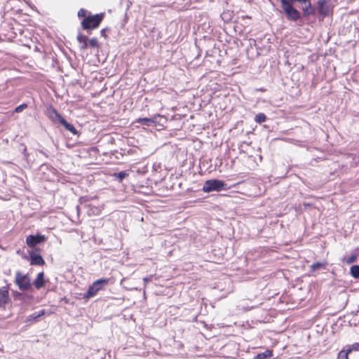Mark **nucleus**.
Here are the masks:
<instances>
[{
    "label": "nucleus",
    "mask_w": 359,
    "mask_h": 359,
    "mask_svg": "<svg viewBox=\"0 0 359 359\" xmlns=\"http://www.w3.org/2000/svg\"><path fill=\"white\" fill-rule=\"evenodd\" d=\"M104 18V13H97L95 15L89 14L88 17L83 18L81 22L82 28L90 34V32L97 29Z\"/></svg>",
    "instance_id": "nucleus-1"
},
{
    "label": "nucleus",
    "mask_w": 359,
    "mask_h": 359,
    "mask_svg": "<svg viewBox=\"0 0 359 359\" xmlns=\"http://www.w3.org/2000/svg\"><path fill=\"white\" fill-rule=\"evenodd\" d=\"M109 280L108 278H101L95 280L89 286L87 292L84 294L85 299H90L95 296L100 291L103 290L104 287L108 285Z\"/></svg>",
    "instance_id": "nucleus-2"
},
{
    "label": "nucleus",
    "mask_w": 359,
    "mask_h": 359,
    "mask_svg": "<svg viewBox=\"0 0 359 359\" xmlns=\"http://www.w3.org/2000/svg\"><path fill=\"white\" fill-rule=\"evenodd\" d=\"M281 6L289 20L297 21L300 18V12L293 7L292 4L287 3L284 1H283V4H281Z\"/></svg>",
    "instance_id": "nucleus-3"
},
{
    "label": "nucleus",
    "mask_w": 359,
    "mask_h": 359,
    "mask_svg": "<svg viewBox=\"0 0 359 359\" xmlns=\"http://www.w3.org/2000/svg\"><path fill=\"white\" fill-rule=\"evenodd\" d=\"M15 283L20 290H27L31 287V280L27 274H22L20 271L15 273Z\"/></svg>",
    "instance_id": "nucleus-4"
},
{
    "label": "nucleus",
    "mask_w": 359,
    "mask_h": 359,
    "mask_svg": "<svg viewBox=\"0 0 359 359\" xmlns=\"http://www.w3.org/2000/svg\"><path fill=\"white\" fill-rule=\"evenodd\" d=\"M226 184L224 181L219 180H207L203 187L205 192L219 191L224 188Z\"/></svg>",
    "instance_id": "nucleus-5"
},
{
    "label": "nucleus",
    "mask_w": 359,
    "mask_h": 359,
    "mask_svg": "<svg viewBox=\"0 0 359 359\" xmlns=\"http://www.w3.org/2000/svg\"><path fill=\"white\" fill-rule=\"evenodd\" d=\"M318 13L323 18L332 15L333 10L327 0H319L317 3Z\"/></svg>",
    "instance_id": "nucleus-6"
},
{
    "label": "nucleus",
    "mask_w": 359,
    "mask_h": 359,
    "mask_svg": "<svg viewBox=\"0 0 359 359\" xmlns=\"http://www.w3.org/2000/svg\"><path fill=\"white\" fill-rule=\"evenodd\" d=\"M46 241L44 235H29L26 238V244L29 248H34L38 244L43 243Z\"/></svg>",
    "instance_id": "nucleus-7"
},
{
    "label": "nucleus",
    "mask_w": 359,
    "mask_h": 359,
    "mask_svg": "<svg viewBox=\"0 0 359 359\" xmlns=\"http://www.w3.org/2000/svg\"><path fill=\"white\" fill-rule=\"evenodd\" d=\"M50 313H47L45 309H42L38 313H34L29 316L27 317L25 320V323L28 325H32L34 323L39 322L40 320V318L48 314L49 315Z\"/></svg>",
    "instance_id": "nucleus-8"
},
{
    "label": "nucleus",
    "mask_w": 359,
    "mask_h": 359,
    "mask_svg": "<svg viewBox=\"0 0 359 359\" xmlns=\"http://www.w3.org/2000/svg\"><path fill=\"white\" fill-rule=\"evenodd\" d=\"M9 301L8 290L6 287H0V307H5Z\"/></svg>",
    "instance_id": "nucleus-9"
},
{
    "label": "nucleus",
    "mask_w": 359,
    "mask_h": 359,
    "mask_svg": "<svg viewBox=\"0 0 359 359\" xmlns=\"http://www.w3.org/2000/svg\"><path fill=\"white\" fill-rule=\"evenodd\" d=\"M29 262L31 265L34 266H43L45 264V261L42 256L34 252L30 254Z\"/></svg>",
    "instance_id": "nucleus-10"
},
{
    "label": "nucleus",
    "mask_w": 359,
    "mask_h": 359,
    "mask_svg": "<svg viewBox=\"0 0 359 359\" xmlns=\"http://www.w3.org/2000/svg\"><path fill=\"white\" fill-rule=\"evenodd\" d=\"M76 40L79 44L81 50H86L88 48V39L86 36L81 33H79L76 36Z\"/></svg>",
    "instance_id": "nucleus-11"
},
{
    "label": "nucleus",
    "mask_w": 359,
    "mask_h": 359,
    "mask_svg": "<svg viewBox=\"0 0 359 359\" xmlns=\"http://www.w3.org/2000/svg\"><path fill=\"white\" fill-rule=\"evenodd\" d=\"M36 289L39 290L45 286L46 281L44 280V273L40 272L37 274L36 279L33 283Z\"/></svg>",
    "instance_id": "nucleus-12"
},
{
    "label": "nucleus",
    "mask_w": 359,
    "mask_h": 359,
    "mask_svg": "<svg viewBox=\"0 0 359 359\" xmlns=\"http://www.w3.org/2000/svg\"><path fill=\"white\" fill-rule=\"evenodd\" d=\"M47 113L48 117L53 121L57 120L61 121V118H63L57 111L52 106L47 108Z\"/></svg>",
    "instance_id": "nucleus-13"
},
{
    "label": "nucleus",
    "mask_w": 359,
    "mask_h": 359,
    "mask_svg": "<svg viewBox=\"0 0 359 359\" xmlns=\"http://www.w3.org/2000/svg\"><path fill=\"white\" fill-rule=\"evenodd\" d=\"M351 359H359V343H355L349 348Z\"/></svg>",
    "instance_id": "nucleus-14"
},
{
    "label": "nucleus",
    "mask_w": 359,
    "mask_h": 359,
    "mask_svg": "<svg viewBox=\"0 0 359 359\" xmlns=\"http://www.w3.org/2000/svg\"><path fill=\"white\" fill-rule=\"evenodd\" d=\"M307 6L302 8L303 15L304 17L308 18L310 15H313L315 14V9L311 6V4L310 0L306 2Z\"/></svg>",
    "instance_id": "nucleus-15"
},
{
    "label": "nucleus",
    "mask_w": 359,
    "mask_h": 359,
    "mask_svg": "<svg viewBox=\"0 0 359 359\" xmlns=\"http://www.w3.org/2000/svg\"><path fill=\"white\" fill-rule=\"evenodd\" d=\"M60 123L72 134L76 135L78 133L76 128L72 124L68 123L64 118H61V121Z\"/></svg>",
    "instance_id": "nucleus-16"
},
{
    "label": "nucleus",
    "mask_w": 359,
    "mask_h": 359,
    "mask_svg": "<svg viewBox=\"0 0 359 359\" xmlns=\"http://www.w3.org/2000/svg\"><path fill=\"white\" fill-rule=\"evenodd\" d=\"M273 356L272 350H266L263 353L257 354L255 359H268Z\"/></svg>",
    "instance_id": "nucleus-17"
},
{
    "label": "nucleus",
    "mask_w": 359,
    "mask_h": 359,
    "mask_svg": "<svg viewBox=\"0 0 359 359\" xmlns=\"http://www.w3.org/2000/svg\"><path fill=\"white\" fill-rule=\"evenodd\" d=\"M88 48H97V50L100 48V44L98 39L96 37H93L88 40Z\"/></svg>",
    "instance_id": "nucleus-18"
},
{
    "label": "nucleus",
    "mask_w": 359,
    "mask_h": 359,
    "mask_svg": "<svg viewBox=\"0 0 359 359\" xmlns=\"http://www.w3.org/2000/svg\"><path fill=\"white\" fill-rule=\"evenodd\" d=\"M350 273L354 278H359V265H353L350 269Z\"/></svg>",
    "instance_id": "nucleus-19"
},
{
    "label": "nucleus",
    "mask_w": 359,
    "mask_h": 359,
    "mask_svg": "<svg viewBox=\"0 0 359 359\" xmlns=\"http://www.w3.org/2000/svg\"><path fill=\"white\" fill-rule=\"evenodd\" d=\"M337 359H351L349 354V348H348L346 351H340L338 353Z\"/></svg>",
    "instance_id": "nucleus-20"
},
{
    "label": "nucleus",
    "mask_w": 359,
    "mask_h": 359,
    "mask_svg": "<svg viewBox=\"0 0 359 359\" xmlns=\"http://www.w3.org/2000/svg\"><path fill=\"white\" fill-rule=\"evenodd\" d=\"M266 120V116L264 113H259L255 117V122L262 123Z\"/></svg>",
    "instance_id": "nucleus-21"
},
{
    "label": "nucleus",
    "mask_w": 359,
    "mask_h": 359,
    "mask_svg": "<svg viewBox=\"0 0 359 359\" xmlns=\"http://www.w3.org/2000/svg\"><path fill=\"white\" fill-rule=\"evenodd\" d=\"M136 122L140 124L149 126L151 123H154V121L149 118H139L136 120Z\"/></svg>",
    "instance_id": "nucleus-22"
},
{
    "label": "nucleus",
    "mask_w": 359,
    "mask_h": 359,
    "mask_svg": "<svg viewBox=\"0 0 359 359\" xmlns=\"http://www.w3.org/2000/svg\"><path fill=\"white\" fill-rule=\"evenodd\" d=\"M77 15L79 18H86V17H88V11L85 8H81L77 13Z\"/></svg>",
    "instance_id": "nucleus-23"
},
{
    "label": "nucleus",
    "mask_w": 359,
    "mask_h": 359,
    "mask_svg": "<svg viewBox=\"0 0 359 359\" xmlns=\"http://www.w3.org/2000/svg\"><path fill=\"white\" fill-rule=\"evenodd\" d=\"M114 175L116 177L120 182H121L128 175V174L126 172L122 171L118 173H114Z\"/></svg>",
    "instance_id": "nucleus-24"
},
{
    "label": "nucleus",
    "mask_w": 359,
    "mask_h": 359,
    "mask_svg": "<svg viewBox=\"0 0 359 359\" xmlns=\"http://www.w3.org/2000/svg\"><path fill=\"white\" fill-rule=\"evenodd\" d=\"M27 108V104H22L18 106L17 107H15L14 112L20 113V112H22L24 109H25Z\"/></svg>",
    "instance_id": "nucleus-25"
},
{
    "label": "nucleus",
    "mask_w": 359,
    "mask_h": 359,
    "mask_svg": "<svg viewBox=\"0 0 359 359\" xmlns=\"http://www.w3.org/2000/svg\"><path fill=\"white\" fill-rule=\"evenodd\" d=\"M357 256L355 255H351L346 259V263L349 264L356 261Z\"/></svg>",
    "instance_id": "nucleus-26"
},
{
    "label": "nucleus",
    "mask_w": 359,
    "mask_h": 359,
    "mask_svg": "<svg viewBox=\"0 0 359 359\" xmlns=\"http://www.w3.org/2000/svg\"><path fill=\"white\" fill-rule=\"evenodd\" d=\"M323 266V264L321 263H319V262H316V263H313L312 265H311V268L313 271H316L317 269H320L321 267Z\"/></svg>",
    "instance_id": "nucleus-27"
},
{
    "label": "nucleus",
    "mask_w": 359,
    "mask_h": 359,
    "mask_svg": "<svg viewBox=\"0 0 359 359\" xmlns=\"http://www.w3.org/2000/svg\"><path fill=\"white\" fill-rule=\"evenodd\" d=\"M309 0H291V4L294 2H299L300 4H306Z\"/></svg>",
    "instance_id": "nucleus-28"
},
{
    "label": "nucleus",
    "mask_w": 359,
    "mask_h": 359,
    "mask_svg": "<svg viewBox=\"0 0 359 359\" xmlns=\"http://www.w3.org/2000/svg\"><path fill=\"white\" fill-rule=\"evenodd\" d=\"M105 32H106V29H102L101 31H100V34L102 36H104V38H107V34H105Z\"/></svg>",
    "instance_id": "nucleus-29"
},
{
    "label": "nucleus",
    "mask_w": 359,
    "mask_h": 359,
    "mask_svg": "<svg viewBox=\"0 0 359 359\" xmlns=\"http://www.w3.org/2000/svg\"><path fill=\"white\" fill-rule=\"evenodd\" d=\"M253 308H254V306H251V307H249L247 310H250V309H252Z\"/></svg>",
    "instance_id": "nucleus-30"
}]
</instances>
